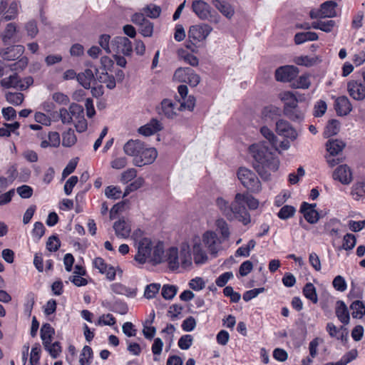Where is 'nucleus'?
<instances>
[{"label": "nucleus", "mask_w": 365, "mask_h": 365, "mask_svg": "<svg viewBox=\"0 0 365 365\" xmlns=\"http://www.w3.org/2000/svg\"><path fill=\"white\" fill-rule=\"evenodd\" d=\"M249 150L255 160L254 168L262 178H267L269 171L277 170L279 160L271 151L267 142L252 144Z\"/></svg>", "instance_id": "nucleus-1"}, {"label": "nucleus", "mask_w": 365, "mask_h": 365, "mask_svg": "<svg viewBox=\"0 0 365 365\" xmlns=\"http://www.w3.org/2000/svg\"><path fill=\"white\" fill-rule=\"evenodd\" d=\"M164 262H166L172 270H176L180 265L184 269L192 266V256L187 245H182L180 253L175 247L169 248L165 255Z\"/></svg>", "instance_id": "nucleus-2"}, {"label": "nucleus", "mask_w": 365, "mask_h": 365, "mask_svg": "<svg viewBox=\"0 0 365 365\" xmlns=\"http://www.w3.org/2000/svg\"><path fill=\"white\" fill-rule=\"evenodd\" d=\"M245 205V193H237L234 200L232 202L233 219H237L244 225H247L251 222V217L246 210Z\"/></svg>", "instance_id": "nucleus-3"}, {"label": "nucleus", "mask_w": 365, "mask_h": 365, "mask_svg": "<svg viewBox=\"0 0 365 365\" xmlns=\"http://www.w3.org/2000/svg\"><path fill=\"white\" fill-rule=\"evenodd\" d=\"M237 178L242 185L252 192L261 190V182L252 170L246 168H240L237 171Z\"/></svg>", "instance_id": "nucleus-4"}, {"label": "nucleus", "mask_w": 365, "mask_h": 365, "mask_svg": "<svg viewBox=\"0 0 365 365\" xmlns=\"http://www.w3.org/2000/svg\"><path fill=\"white\" fill-rule=\"evenodd\" d=\"M336 2L327 1L320 5L319 9H312L309 12L311 19L334 18L336 16Z\"/></svg>", "instance_id": "nucleus-5"}, {"label": "nucleus", "mask_w": 365, "mask_h": 365, "mask_svg": "<svg viewBox=\"0 0 365 365\" xmlns=\"http://www.w3.org/2000/svg\"><path fill=\"white\" fill-rule=\"evenodd\" d=\"M212 31V28L206 24L191 26L188 31L189 40L198 43L205 41Z\"/></svg>", "instance_id": "nucleus-6"}, {"label": "nucleus", "mask_w": 365, "mask_h": 365, "mask_svg": "<svg viewBox=\"0 0 365 365\" xmlns=\"http://www.w3.org/2000/svg\"><path fill=\"white\" fill-rule=\"evenodd\" d=\"M158 156V152L154 148H146L143 145V149L140 151L138 157L133 160L135 166L142 167L145 165L153 163Z\"/></svg>", "instance_id": "nucleus-7"}, {"label": "nucleus", "mask_w": 365, "mask_h": 365, "mask_svg": "<svg viewBox=\"0 0 365 365\" xmlns=\"http://www.w3.org/2000/svg\"><path fill=\"white\" fill-rule=\"evenodd\" d=\"M113 53L130 56L133 52L131 41L125 36H116L112 40Z\"/></svg>", "instance_id": "nucleus-8"}, {"label": "nucleus", "mask_w": 365, "mask_h": 365, "mask_svg": "<svg viewBox=\"0 0 365 365\" xmlns=\"http://www.w3.org/2000/svg\"><path fill=\"white\" fill-rule=\"evenodd\" d=\"M153 244L148 238L142 239L138 243V253L135 256V259L140 264H144L147 260H149L151 256Z\"/></svg>", "instance_id": "nucleus-9"}, {"label": "nucleus", "mask_w": 365, "mask_h": 365, "mask_svg": "<svg viewBox=\"0 0 365 365\" xmlns=\"http://www.w3.org/2000/svg\"><path fill=\"white\" fill-rule=\"evenodd\" d=\"M299 70L294 66H283L275 71V78L280 82H290L294 79Z\"/></svg>", "instance_id": "nucleus-10"}, {"label": "nucleus", "mask_w": 365, "mask_h": 365, "mask_svg": "<svg viewBox=\"0 0 365 365\" xmlns=\"http://www.w3.org/2000/svg\"><path fill=\"white\" fill-rule=\"evenodd\" d=\"M202 241L211 255L215 256L221 249V241L217 235L212 231H207L202 236Z\"/></svg>", "instance_id": "nucleus-11"}, {"label": "nucleus", "mask_w": 365, "mask_h": 365, "mask_svg": "<svg viewBox=\"0 0 365 365\" xmlns=\"http://www.w3.org/2000/svg\"><path fill=\"white\" fill-rule=\"evenodd\" d=\"M192 10L201 20H207L211 16V6L202 0L193 1Z\"/></svg>", "instance_id": "nucleus-12"}, {"label": "nucleus", "mask_w": 365, "mask_h": 365, "mask_svg": "<svg viewBox=\"0 0 365 365\" xmlns=\"http://www.w3.org/2000/svg\"><path fill=\"white\" fill-rule=\"evenodd\" d=\"M302 96L297 92L284 91L279 94V98L283 102V111L287 109L294 108V106L299 105L300 101L299 98Z\"/></svg>", "instance_id": "nucleus-13"}, {"label": "nucleus", "mask_w": 365, "mask_h": 365, "mask_svg": "<svg viewBox=\"0 0 365 365\" xmlns=\"http://www.w3.org/2000/svg\"><path fill=\"white\" fill-rule=\"evenodd\" d=\"M276 131L279 135H282L292 140L297 138L295 129L285 120H279L276 123Z\"/></svg>", "instance_id": "nucleus-14"}, {"label": "nucleus", "mask_w": 365, "mask_h": 365, "mask_svg": "<svg viewBox=\"0 0 365 365\" xmlns=\"http://www.w3.org/2000/svg\"><path fill=\"white\" fill-rule=\"evenodd\" d=\"M113 227L115 230V235L119 238L126 239L130 236L131 232L130 222L124 217L115 222Z\"/></svg>", "instance_id": "nucleus-15"}, {"label": "nucleus", "mask_w": 365, "mask_h": 365, "mask_svg": "<svg viewBox=\"0 0 365 365\" xmlns=\"http://www.w3.org/2000/svg\"><path fill=\"white\" fill-rule=\"evenodd\" d=\"M25 48L22 45H15L0 49V56L6 61H14L21 57Z\"/></svg>", "instance_id": "nucleus-16"}, {"label": "nucleus", "mask_w": 365, "mask_h": 365, "mask_svg": "<svg viewBox=\"0 0 365 365\" xmlns=\"http://www.w3.org/2000/svg\"><path fill=\"white\" fill-rule=\"evenodd\" d=\"M317 205L303 202L300 211L303 213L305 220L310 224H315L320 218L319 213L315 210Z\"/></svg>", "instance_id": "nucleus-17"}, {"label": "nucleus", "mask_w": 365, "mask_h": 365, "mask_svg": "<svg viewBox=\"0 0 365 365\" xmlns=\"http://www.w3.org/2000/svg\"><path fill=\"white\" fill-rule=\"evenodd\" d=\"M19 4L16 1L10 4L7 8V2L5 0H1L0 14H3V19L10 21L14 19L18 14Z\"/></svg>", "instance_id": "nucleus-18"}, {"label": "nucleus", "mask_w": 365, "mask_h": 365, "mask_svg": "<svg viewBox=\"0 0 365 365\" xmlns=\"http://www.w3.org/2000/svg\"><path fill=\"white\" fill-rule=\"evenodd\" d=\"M347 91L349 96L356 101L365 98V86L361 82L351 81L347 83Z\"/></svg>", "instance_id": "nucleus-19"}, {"label": "nucleus", "mask_w": 365, "mask_h": 365, "mask_svg": "<svg viewBox=\"0 0 365 365\" xmlns=\"http://www.w3.org/2000/svg\"><path fill=\"white\" fill-rule=\"evenodd\" d=\"M93 266L98 269L101 274H105L109 280H113L115 277V270L113 267L108 266L101 257H96L93 260Z\"/></svg>", "instance_id": "nucleus-20"}, {"label": "nucleus", "mask_w": 365, "mask_h": 365, "mask_svg": "<svg viewBox=\"0 0 365 365\" xmlns=\"http://www.w3.org/2000/svg\"><path fill=\"white\" fill-rule=\"evenodd\" d=\"M333 178L342 184L348 185L352 180V175L350 168L346 165H339L334 172Z\"/></svg>", "instance_id": "nucleus-21"}, {"label": "nucleus", "mask_w": 365, "mask_h": 365, "mask_svg": "<svg viewBox=\"0 0 365 365\" xmlns=\"http://www.w3.org/2000/svg\"><path fill=\"white\" fill-rule=\"evenodd\" d=\"M144 143L140 140H130L123 146L124 153L135 159L143 149Z\"/></svg>", "instance_id": "nucleus-22"}, {"label": "nucleus", "mask_w": 365, "mask_h": 365, "mask_svg": "<svg viewBox=\"0 0 365 365\" xmlns=\"http://www.w3.org/2000/svg\"><path fill=\"white\" fill-rule=\"evenodd\" d=\"M163 129L160 120L153 118L149 123L138 128V133L145 136L152 135Z\"/></svg>", "instance_id": "nucleus-23"}, {"label": "nucleus", "mask_w": 365, "mask_h": 365, "mask_svg": "<svg viewBox=\"0 0 365 365\" xmlns=\"http://www.w3.org/2000/svg\"><path fill=\"white\" fill-rule=\"evenodd\" d=\"M335 110L339 115H348L352 110V106L349 98L345 96L337 98L335 101Z\"/></svg>", "instance_id": "nucleus-24"}, {"label": "nucleus", "mask_w": 365, "mask_h": 365, "mask_svg": "<svg viewBox=\"0 0 365 365\" xmlns=\"http://www.w3.org/2000/svg\"><path fill=\"white\" fill-rule=\"evenodd\" d=\"M306 108H303L299 105L294 106V108L287 109L283 111L284 115L290 120L294 122H302L305 115Z\"/></svg>", "instance_id": "nucleus-25"}, {"label": "nucleus", "mask_w": 365, "mask_h": 365, "mask_svg": "<svg viewBox=\"0 0 365 365\" xmlns=\"http://www.w3.org/2000/svg\"><path fill=\"white\" fill-rule=\"evenodd\" d=\"M335 314L338 319L346 325L349 323L350 315L348 308L343 301H337L335 308Z\"/></svg>", "instance_id": "nucleus-26"}, {"label": "nucleus", "mask_w": 365, "mask_h": 365, "mask_svg": "<svg viewBox=\"0 0 365 365\" xmlns=\"http://www.w3.org/2000/svg\"><path fill=\"white\" fill-rule=\"evenodd\" d=\"M165 255L163 243L162 242H158L155 245L153 244L151 256L149 261L155 264L164 262Z\"/></svg>", "instance_id": "nucleus-27"}, {"label": "nucleus", "mask_w": 365, "mask_h": 365, "mask_svg": "<svg viewBox=\"0 0 365 365\" xmlns=\"http://www.w3.org/2000/svg\"><path fill=\"white\" fill-rule=\"evenodd\" d=\"M193 256H194V262L197 264H205L207 260V256L205 252L202 248V245L200 243V239H197L195 240L193 247Z\"/></svg>", "instance_id": "nucleus-28"}, {"label": "nucleus", "mask_w": 365, "mask_h": 365, "mask_svg": "<svg viewBox=\"0 0 365 365\" xmlns=\"http://www.w3.org/2000/svg\"><path fill=\"white\" fill-rule=\"evenodd\" d=\"M78 83L86 89L91 88V84L95 80L94 73L91 69H86L84 72L80 73L76 76Z\"/></svg>", "instance_id": "nucleus-29"}, {"label": "nucleus", "mask_w": 365, "mask_h": 365, "mask_svg": "<svg viewBox=\"0 0 365 365\" xmlns=\"http://www.w3.org/2000/svg\"><path fill=\"white\" fill-rule=\"evenodd\" d=\"M216 205L222 213L229 220H233V211L232 210V203L230 204L227 200L222 197H219L216 199Z\"/></svg>", "instance_id": "nucleus-30"}, {"label": "nucleus", "mask_w": 365, "mask_h": 365, "mask_svg": "<svg viewBox=\"0 0 365 365\" xmlns=\"http://www.w3.org/2000/svg\"><path fill=\"white\" fill-rule=\"evenodd\" d=\"M110 287L111 290L117 294L125 295L133 298L135 297L137 294V289L127 287L120 283H114Z\"/></svg>", "instance_id": "nucleus-31"}, {"label": "nucleus", "mask_w": 365, "mask_h": 365, "mask_svg": "<svg viewBox=\"0 0 365 365\" xmlns=\"http://www.w3.org/2000/svg\"><path fill=\"white\" fill-rule=\"evenodd\" d=\"M326 146L329 155L334 156L343 150L345 143L341 140L330 139L327 141Z\"/></svg>", "instance_id": "nucleus-32"}, {"label": "nucleus", "mask_w": 365, "mask_h": 365, "mask_svg": "<svg viewBox=\"0 0 365 365\" xmlns=\"http://www.w3.org/2000/svg\"><path fill=\"white\" fill-rule=\"evenodd\" d=\"M336 26V21L334 20H318L312 23V28L319 29L326 33H330Z\"/></svg>", "instance_id": "nucleus-33"}, {"label": "nucleus", "mask_w": 365, "mask_h": 365, "mask_svg": "<svg viewBox=\"0 0 365 365\" xmlns=\"http://www.w3.org/2000/svg\"><path fill=\"white\" fill-rule=\"evenodd\" d=\"M318 35L315 32L306 31L299 32L294 36V43L297 45L302 44L307 41H316L318 39Z\"/></svg>", "instance_id": "nucleus-34"}, {"label": "nucleus", "mask_w": 365, "mask_h": 365, "mask_svg": "<svg viewBox=\"0 0 365 365\" xmlns=\"http://www.w3.org/2000/svg\"><path fill=\"white\" fill-rule=\"evenodd\" d=\"M21 79L19 78L17 73L11 75L8 78H4L0 81V84L5 88H19L20 89Z\"/></svg>", "instance_id": "nucleus-35"}, {"label": "nucleus", "mask_w": 365, "mask_h": 365, "mask_svg": "<svg viewBox=\"0 0 365 365\" xmlns=\"http://www.w3.org/2000/svg\"><path fill=\"white\" fill-rule=\"evenodd\" d=\"M160 109L161 111H159V113L164 114L168 118H173L176 115V112L175 111L174 108V104L169 99H164L161 102Z\"/></svg>", "instance_id": "nucleus-36"}, {"label": "nucleus", "mask_w": 365, "mask_h": 365, "mask_svg": "<svg viewBox=\"0 0 365 365\" xmlns=\"http://www.w3.org/2000/svg\"><path fill=\"white\" fill-rule=\"evenodd\" d=\"M215 6L227 18L230 19L234 14V10L228 3L219 0L213 1Z\"/></svg>", "instance_id": "nucleus-37"}, {"label": "nucleus", "mask_w": 365, "mask_h": 365, "mask_svg": "<svg viewBox=\"0 0 365 365\" xmlns=\"http://www.w3.org/2000/svg\"><path fill=\"white\" fill-rule=\"evenodd\" d=\"M54 329L49 324H44L41 329V338L43 344H50L52 341Z\"/></svg>", "instance_id": "nucleus-38"}, {"label": "nucleus", "mask_w": 365, "mask_h": 365, "mask_svg": "<svg viewBox=\"0 0 365 365\" xmlns=\"http://www.w3.org/2000/svg\"><path fill=\"white\" fill-rule=\"evenodd\" d=\"M352 310L351 315L354 318L361 319L365 314V305L361 301L356 300L350 306Z\"/></svg>", "instance_id": "nucleus-39"}, {"label": "nucleus", "mask_w": 365, "mask_h": 365, "mask_svg": "<svg viewBox=\"0 0 365 365\" xmlns=\"http://www.w3.org/2000/svg\"><path fill=\"white\" fill-rule=\"evenodd\" d=\"M303 294L306 298L312 301L314 304L318 302L316 288L312 283L309 282L305 284L303 289Z\"/></svg>", "instance_id": "nucleus-40"}, {"label": "nucleus", "mask_w": 365, "mask_h": 365, "mask_svg": "<svg viewBox=\"0 0 365 365\" xmlns=\"http://www.w3.org/2000/svg\"><path fill=\"white\" fill-rule=\"evenodd\" d=\"M142 11L145 15L151 19H157L161 14L160 6L153 4L145 6L143 8Z\"/></svg>", "instance_id": "nucleus-41"}, {"label": "nucleus", "mask_w": 365, "mask_h": 365, "mask_svg": "<svg viewBox=\"0 0 365 365\" xmlns=\"http://www.w3.org/2000/svg\"><path fill=\"white\" fill-rule=\"evenodd\" d=\"M77 141V138L75 135L74 130L68 129L62 135V145L64 147H71Z\"/></svg>", "instance_id": "nucleus-42"}, {"label": "nucleus", "mask_w": 365, "mask_h": 365, "mask_svg": "<svg viewBox=\"0 0 365 365\" xmlns=\"http://www.w3.org/2000/svg\"><path fill=\"white\" fill-rule=\"evenodd\" d=\"M5 98L9 103L14 106L21 105L24 99V94L18 92H7L5 94Z\"/></svg>", "instance_id": "nucleus-43"}, {"label": "nucleus", "mask_w": 365, "mask_h": 365, "mask_svg": "<svg viewBox=\"0 0 365 365\" xmlns=\"http://www.w3.org/2000/svg\"><path fill=\"white\" fill-rule=\"evenodd\" d=\"M16 31V25L14 23L8 24L2 36L4 43L7 44L9 40L14 38Z\"/></svg>", "instance_id": "nucleus-44"}, {"label": "nucleus", "mask_w": 365, "mask_h": 365, "mask_svg": "<svg viewBox=\"0 0 365 365\" xmlns=\"http://www.w3.org/2000/svg\"><path fill=\"white\" fill-rule=\"evenodd\" d=\"M339 131V122L337 120L332 119L329 121L326 126L324 135L326 138H329L336 135Z\"/></svg>", "instance_id": "nucleus-45"}, {"label": "nucleus", "mask_w": 365, "mask_h": 365, "mask_svg": "<svg viewBox=\"0 0 365 365\" xmlns=\"http://www.w3.org/2000/svg\"><path fill=\"white\" fill-rule=\"evenodd\" d=\"M43 347L53 359H56L62 351L58 341H55L53 343L50 342V344H43Z\"/></svg>", "instance_id": "nucleus-46"}, {"label": "nucleus", "mask_w": 365, "mask_h": 365, "mask_svg": "<svg viewBox=\"0 0 365 365\" xmlns=\"http://www.w3.org/2000/svg\"><path fill=\"white\" fill-rule=\"evenodd\" d=\"M93 351L88 346H85L80 356L79 363L81 365H89L91 364L90 359L92 358Z\"/></svg>", "instance_id": "nucleus-47"}, {"label": "nucleus", "mask_w": 365, "mask_h": 365, "mask_svg": "<svg viewBox=\"0 0 365 365\" xmlns=\"http://www.w3.org/2000/svg\"><path fill=\"white\" fill-rule=\"evenodd\" d=\"M178 288L175 285L165 284L161 291V294L165 299H172L177 294Z\"/></svg>", "instance_id": "nucleus-48"}, {"label": "nucleus", "mask_w": 365, "mask_h": 365, "mask_svg": "<svg viewBox=\"0 0 365 365\" xmlns=\"http://www.w3.org/2000/svg\"><path fill=\"white\" fill-rule=\"evenodd\" d=\"M262 135L268 140L272 148H276L277 146V138L274 133L267 127L263 126L260 129Z\"/></svg>", "instance_id": "nucleus-49"}, {"label": "nucleus", "mask_w": 365, "mask_h": 365, "mask_svg": "<svg viewBox=\"0 0 365 365\" xmlns=\"http://www.w3.org/2000/svg\"><path fill=\"white\" fill-rule=\"evenodd\" d=\"M356 239L353 234H346L343 239L341 248L345 250H351L356 245Z\"/></svg>", "instance_id": "nucleus-50"}, {"label": "nucleus", "mask_w": 365, "mask_h": 365, "mask_svg": "<svg viewBox=\"0 0 365 365\" xmlns=\"http://www.w3.org/2000/svg\"><path fill=\"white\" fill-rule=\"evenodd\" d=\"M68 111L72 116V119L74 118L76 120L83 118V108L82 106L77 103H73L70 105Z\"/></svg>", "instance_id": "nucleus-51"}, {"label": "nucleus", "mask_w": 365, "mask_h": 365, "mask_svg": "<svg viewBox=\"0 0 365 365\" xmlns=\"http://www.w3.org/2000/svg\"><path fill=\"white\" fill-rule=\"evenodd\" d=\"M351 195L356 200H359L365 195V182H358L352 187Z\"/></svg>", "instance_id": "nucleus-52"}, {"label": "nucleus", "mask_w": 365, "mask_h": 365, "mask_svg": "<svg viewBox=\"0 0 365 365\" xmlns=\"http://www.w3.org/2000/svg\"><path fill=\"white\" fill-rule=\"evenodd\" d=\"M160 289V284L158 283H153L146 286L144 296L147 299H153L158 293Z\"/></svg>", "instance_id": "nucleus-53"}, {"label": "nucleus", "mask_w": 365, "mask_h": 365, "mask_svg": "<svg viewBox=\"0 0 365 365\" xmlns=\"http://www.w3.org/2000/svg\"><path fill=\"white\" fill-rule=\"evenodd\" d=\"M110 36L108 34H102L99 38V44L107 53H113L112 41L110 43Z\"/></svg>", "instance_id": "nucleus-54"}, {"label": "nucleus", "mask_w": 365, "mask_h": 365, "mask_svg": "<svg viewBox=\"0 0 365 365\" xmlns=\"http://www.w3.org/2000/svg\"><path fill=\"white\" fill-rule=\"evenodd\" d=\"M296 212L295 208L291 205H284L279 211L277 215L282 220L292 217Z\"/></svg>", "instance_id": "nucleus-55"}, {"label": "nucleus", "mask_w": 365, "mask_h": 365, "mask_svg": "<svg viewBox=\"0 0 365 365\" xmlns=\"http://www.w3.org/2000/svg\"><path fill=\"white\" fill-rule=\"evenodd\" d=\"M317 61V58L308 56H297L294 58V63L299 66H312Z\"/></svg>", "instance_id": "nucleus-56"}, {"label": "nucleus", "mask_w": 365, "mask_h": 365, "mask_svg": "<svg viewBox=\"0 0 365 365\" xmlns=\"http://www.w3.org/2000/svg\"><path fill=\"white\" fill-rule=\"evenodd\" d=\"M190 72V68H178L174 73L175 79L178 81L186 83L187 78L189 76Z\"/></svg>", "instance_id": "nucleus-57"}, {"label": "nucleus", "mask_w": 365, "mask_h": 365, "mask_svg": "<svg viewBox=\"0 0 365 365\" xmlns=\"http://www.w3.org/2000/svg\"><path fill=\"white\" fill-rule=\"evenodd\" d=\"M215 225L217 229L220 230L222 237L227 239L230 236V229L226 221L222 218H220L216 220Z\"/></svg>", "instance_id": "nucleus-58"}, {"label": "nucleus", "mask_w": 365, "mask_h": 365, "mask_svg": "<svg viewBox=\"0 0 365 365\" xmlns=\"http://www.w3.org/2000/svg\"><path fill=\"white\" fill-rule=\"evenodd\" d=\"M139 31L143 36L150 37L153 33V24L149 20L145 21L139 26Z\"/></svg>", "instance_id": "nucleus-59"}, {"label": "nucleus", "mask_w": 365, "mask_h": 365, "mask_svg": "<svg viewBox=\"0 0 365 365\" xmlns=\"http://www.w3.org/2000/svg\"><path fill=\"white\" fill-rule=\"evenodd\" d=\"M311 85L309 76L308 75L301 76L297 81L293 83V86L297 88L307 89Z\"/></svg>", "instance_id": "nucleus-60"}, {"label": "nucleus", "mask_w": 365, "mask_h": 365, "mask_svg": "<svg viewBox=\"0 0 365 365\" xmlns=\"http://www.w3.org/2000/svg\"><path fill=\"white\" fill-rule=\"evenodd\" d=\"M143 183H144V180L142 178H138L135 179L133 182H131L130 185H128L126 187L123 197H125L126 195L130 194L131 192H133V191L138 190V188L142 187Z\"/></svg>", "instance_id": "nucleus-61"}, {"label": "nucleus", "mask_w": 365, "mask_h": 365, "mask_svg": "<svg viewBox=\"0 0 365 365\" xmlns=\"http://www.w3.org/2000/svg\"><path fill=\"white\" fill-rule=\"evenodd\" d=\"M61 246L59 239L56 235H52L48 237L46 242V248L50 252H56Z\"/></svg>", "instance_id": "nucleus-62"}, {"label": "nucleus", "mask_w": 365, "mask_h": 365, "mask_svg": "<svg viewBox=\"0 0 365 365\" xmlns=\"http://www.w3.org/2000/svg\"><path fill=\"white\" fill-rule=\"evenodd\" d=\"M192 341L193 337L191 335H183L178 341V346L182 350H187L192 346Z\"/></svg>", "instance_id": "nucleus-63"}, {"label": "nucleus", "mask_w": 365, "mask_h": 365, "mask_svg": "<svg viewBox=\"0 0 365 365\" xmlns=\"http://www.w3.org/2000/svg\"><path fill=\"white\" fill-rule=\"evenodd\" d=\"M105 195L108 198L119 199L121 197V190L116 186H108L105 190Z\"/></svg>", "instance_id": "nucleus-64"}]
</instances>
